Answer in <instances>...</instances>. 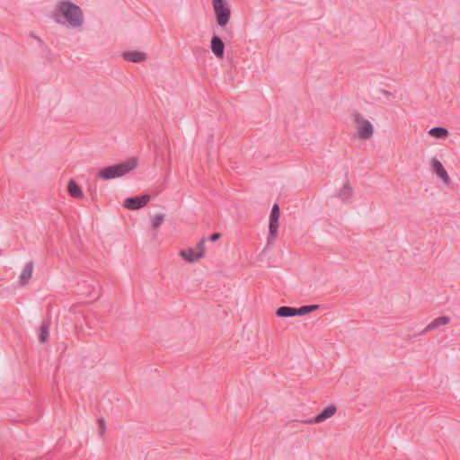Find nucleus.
<instances>
[{"label":"nucleus","instance_id":"obj_20","mask_svg":"<svg viewBox=\"0 0 460 460\" xmlns=\"http://www.w3.org/2000/svg\"><path fill=\"white\" fill-rule=\"evenodd\" d=\"M98 424H99L100 435L102 437L105 432V429H106V423H105L104 419H102V418L99 419Z\"/></svg>","mask_w":460,"mask_h":460},{"label":"nucleus","instance_id":"obj_6","mask_svg":"<svg viewBox=\"0 0 460 460\" xmlns=\"http://www.w3.org/2000/svg\"><path fill=\"white\" fill-rule=\"evenodd\" d=\"M320 308L319 305H303L299 308L290 306H280L276 310V315L279 318H290L295 316H304L311 314Z\"/></svg>","mask_w":460,"mask_h":460},{"label":"nucleus","instance_id":"obj_14","mask_svg":"<svg viewBox=\"0 0 460 460\" xmlns=\"http://www.w3.org/2000/svg\"><path fill=\"white\" fill-rule=\"evenodd\" d=\"M428 135L429 137L438 140H446L450 136V133L448 129L446 128L435 127L428 131Z\"/></svg>","mask_w":460,"mask_h":460},{"label":"nucleus","instance_id":"obj_18","mask_svg":"<svg viewBox=\"0 0 460 460\" xmlns=\"http://www.w3.org/2000/svg\"><path fill=\"white\" fill-rule=\"evenodd\" d=\"M165 216L164 214H156L151 218V226L153 230H157L160 228L162 224L164 223Z\"/></svg>","mask_w":460,"mask_h":460},{"label":"nucleus","instance_id":"obj_1","mask_svg":"<svg viewBox=\"0 0 460 460\" xmlns=\"http://www.w3.org/2000/svg\"><path fill=\"white\" fill-rule=\"evenodd\" d=\"M58 25L73 30H81L84 24V15L81 7L69 0L58 2L51 15Z\"/></svg>","mask_w":460,"mask_h":460},{"label":"nucleus","instance_id":"obj_10","mask_svg":"<svg viewBox=\"0 0 460 460\" xmlns=\"http://www.w3.org/2000/svg\"><path fill=\"white\" fill-rule=\"evenodd\" d=\"M125 61L132 63H143L147 59V54L138 49L127 50L122 53Z\"/></svg>","mask_w":460,"mask_h":460},{"label":"nucleus","instance_id":"obj_5","mask_svg":"<svg viewBox=\"0 0 460 460\" xmlns=\"http://www.w3.org/2000/svg\"><path fill=\"white\" fill-rule=\"evenodd\" d=\"M206 254L205 240H200L195 248L187 246L178 252V256L189 264H195L200 261Z\"/></svg>","mask_w":460,"mask_h":460},{"label":"nucleus","instance_id":"obj_9","mask_svg":"<svg viewBox=\"0 0 460 460\" xmlns=\"http://www.w3.org/2000/svg\"><path fill=\"white\" fill-rule=\"evenodd\" d=\"M150 199L151 196L148 194L127 198L123 201V207L129 210L139 209L146 206Z\"/></svg>","mask_w":460,"mask_h":460},{"label":"nucleus","instance_id":"obj_8","mask_svg":"<svg viewBox=\"0 0 460 460\" xmlns=\"http://www.w3.org/2000/svg\"><path fill=\"white\" fill-rule=\"evenodd\" d=\"M280 210L278 204L272 206L269 217V234L267 237L268 243H273L279 234Z\"/></svg>","mask_w":460,"mask_h":460},{"label":"nucleus","instance_id":"obj_11","mask_svg":"<svg viewBox=\"0 0 460 460\" xmlns=\"http://www.w3.org/2000/svg\"><path fill=\"white\" fill-rule=\"evenodd\" d=\"M210 49L212 53L218 58H224L225 43L218 36H213L210 40Z\"/></svg>","mask_w":460,"mask_h":460},{"label":"nucleus","instance_id":"obj_4","mask_svg":"<svg viewBox=\"0 0 460 460\" xmlns=\"http://www.w3.org/2000/svg\"><path fill=\"white\" fill-rule=\"evenodd\" d=\"M352 121L355 127V137L358 140H370L375 134V127L362 113L354 112Z\"/></svg>","mask_w":460,"mask_h":460},{"label":"nucleus","instance_id":"obj_16","mask_svg":"<svg viewBox=\"0 0 460 460\" xmlns=\"http://www.w3.org/2000/svg\"><path fill=\"white\" fill-rule=\"evenodd\" d=\"M336 407L334 405H329L326 408H324L315 418L314 422L319 423L326 419L332 417L336 412Z\"/></svg>","mask_w":460,"mask_h":460},{"label":"nucleus","instance_id":"obj_15","mask_svg":"<svg viewBox=\"0 0 460 460\" xmlns=\"http://www.w3.org/2000/svg\"><path fill=\"white\" fill-rule=\"evenodd\" d=\"M67 191L72 198L81 199L84 198V193L80 186L74 181L70 180L67 183Z\"/></svg>","mask_w":460,"mask_h":460},{"label":"nucleus","instance_id":"obj_7","mask_svg":"<svg viewBox=\"0 0 460 460\" xmlns=\"http://www.w3.org/2000/svg\"><path fill=\"white\" fill-rule=\"evenodd\" d=\"M429 168L432 174L445 186H449L452 183L451 177L447 172L446 167L437 157H431L429 160Z\"/></svg>","mask_w":460,"mask_h":460},{"label":"nucleus","instance_id":"obj_13","mask_svg":"<svg viewBox=\"0 0 460 460\" xmlns=\"http://www.w3.org/2000/svg\"><path fill=\"white\" fill-rule=\"evenodd\" d=\"M34 265L31 261L27 262L22 268L19 275V282L22 286L28 284L29 280L32 277Z\"/></svg>","mask_w":460,"mask_h":460},{"label":"nucleus","instance_id":"obj_3","mask_svg":"<svg viewBox=\"0 0 460 460\" xmlns=\"http://www.w3.org/2000/svg\"><path fill=\"white\" fill-rule=\"evenodd\" d=\"M137 166V160L136 158H129L120 164L101 169L98 172V176L105 181L119 178L130 172L136 169Z\"/></svg>","mask_w":460,"mask_h":460},{"label":"nucleus","instance_id":"obj_21","mask_svg":"<svg viewBox=\"0 0 460 460\" xmlns=\"http://www.w3.org/2000/svg\"><path fill=\"white\" fill-rule=\"evenodd\" d=\"M220 234L219 233H215L213 234L210 235V241L211 242H216L217 241L219 238H220Z\"/></svg>","mask_w":460,"mask_h":460},{"label":"nucleus","instance_id":"obj_17","mask_svg":"<svg viewBox=\"0 0 460 460\" xmlns=\"http://www.w3.org/2000/svg\"><path fill=\"white\" fill-rule=\"evenodd\" d=\"M449 322L450 318L448 316H439L438 318H435L432 322H430L428 324L427 330H435L440 326L447 325V323H449Z\"/></svg>","mask_w":460,"mask_h":460},{"label":"nucleus","instance_id":"obj_2","mask_svg":"<svg viewBox=\"0 0 460 460\" xmlns=\"http://www.w3.org/2000/svg\"><path fill=\"white\" fill-rule=\"evenodd\" d=\"M211 7L216 24L226 29L233 18L232 4L229 0H211Z\"/></svg>","mask_w":460,"mask_h":460},{"label":"nucleus","instance_id":"obj_19","mask_svg":"<svg viewBox=\"0 0 460 460\" xmlns=\"http://www.w3.org/2000/svg\"><path fill=\"white\" fill-rule=\"evenodd\" d=\"M49 328L47 326H41L39 334V339L40 342H46L49 339Z\"/></svg>","mask_w":460,"mask_h":460},{"label":"nucleus","instance_id":"obj_12","mask_svg":"<svg viewBox=\"0 0 460 460\" xmlns=\"http://www.w3.org/2000/svg\"><path fill=\"white\" fill-rule=\"evenodd\" d=\"M338 197L344 202H350L354 198V190L350 183L345 182L337 191Z\"/></svg>","mask_w":460,"mask_h":460}]
</instances>
